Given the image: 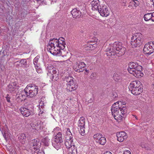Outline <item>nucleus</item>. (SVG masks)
Wrapping results in <instances>:
<instances>
[{
	"label": "nucleus",
	"mask_w": 154,
	"mask_h": 154,
	"mask_svg": "<svg viewBox=\"0 0 154 154\" xmlns=\"http://www.w3.org/2000/svg\"><path fill=\"white\" fill-rule=\"evenodd\" d=\"M65 39L63 37H60L58 39L53 38L50 39L47 45L48 51L54 55L59 54L61 50V53L65 51Z\"/></svg>",
	"instance_id": "obj_1"
},
{
	"label": "nucleus",
	"mask_w": 154,
	"mask_h": 154,
	"mask_svg": "<svg viewBox=\"0 0 154 154\" xmlns=\"http://www.w3.org/2000/svg\"><path fill=\"white\" fill-rule=\"evenodd\" d=\"M125 104L121 102L118 101L112 106L111 111L112 115L116 120L119 121L122 120L126 115L127 109Z\"/></svg>",
	"instance_id": "obj_2"
},
{
	"label": "nucleus",
	"mask_w": 154,
	"mask_h": 154,
	"mask_svg": "<svg viewBox=\"0 0 154 154\" xmlns=\"http://www.w3.org/2000/svg\"><path fill=\"white\" fill-rule=\"evenodd\" d=\"M126 48L122 45V43L119 42H115L109 46V48L107 51L109 56L116 55L119 57L123 55L125 53Z\"/></svg>",
	"instance_id": "obj_3"
},
{
	"label": "nucleus",
	"mask_w": 154,
	"mask_h": 154,
	"mask_svg": "<svg viewBox=\"0 0 154 154\" xmlns=\"http://www.w3.org/2000/svg\"><path fill=\"white\" fill-rule=\"evenodd\" d=\"M128 70L129 72L137 78L143 76L142 66L139 65L137 62H131L128 64Z\"/></svg>",
	"instance_id": "obj_4"
},
{
	"label": "nucleus",
	"mask_w": 154,
	"mask_h": 154,
	"mask_svg": "<svg viewBox=\"0 0 154 154\" xmlns=\"http://www.w3.org/2000/svg\"><path fill=\"white\" fill-rule=\"evenodd\" d=\"M24 89L27 97H32L38 94V87L33 84H31L28 85Z\"/></svg>",
	"instance_id": "obj_5"
},
{
	"label": "nucleus",
	"mask_w": 154,
	"mask_h": 154,
	"mask_svg": "<svg viewBox=\"0 0 154 154\" xmlns=\"http://www.w3.org/2000/svg\"><path fill=\"white\" fill-rule=\"evenodd\" d=\"M143 35L140 33L134 34L131 37V42L133 48L137 47L141 45L143 41Z\"/></svg>",
	"instance_id": "obj_6"
},
{
	"label": "nucleus",
	"mask_w": 154,
	"mask_h": 154,
	"mask_svg": "<svg viewBox=\"0 0 154 154\" xmlns=\"http://www.w3.org/2000/svg\"><path fill=\"white\" fill-rule=\"evenodd\" d=\"M63 141L62 136L61 132H59L56 134L54 138L52 140V145L57 150H58L61 146V143Z\"/></svg>",
	"instance_id": "obj_7"
},
{
	"label": "nucleus",
	"mask_w": 154,
	"mask_h": 154,
	"mask_svg": "<svg viewBox=\"0 0 154 154\" xmlns=\"http://www.w3.org/2000/svg\"><path fill=\"white\" fill-rule=\"evenodd\" d=\"M40 145L41 143L38 139H34L27 144L26 148L27 149H30L32 151H35L39 149Z\"/></svg>",
	"instance_id": "obj_8"
},
{
	"label": "nucleus",
	"mask_w": 154,
	"mask_h": 154,
	"mask_svg": "<svg viewBox=\"0 0 154 154\" xmlns=\"http://www.w3.org/2000/svg\"><path fill=\"white\" fill-rule=\"evenodd\" d=\"M69 129L68 128V137H69V140L68 143H70L68 146V154H76V149L75 147V145L73 143L72 137Z\"/></svg>",
	"instance_id": "obj_9"
},
{
	"label": "nucleus",
	"mask_w": 154,
	"mask_h": 154,
	"mask_svg": "<svg viewBox=\"0 0 154 154\" xmlns=\"http://www.w3.org/2000/svg\"><path fill=\"white\" fill-rule=\"evenodd\" d=\"M145 54L150 55L154 52V42H148L145 44L143 48Z\"/></svg>",
	"instance_id": "obj_10"
},
{
	"label": "nucleus",
	"mask_w": 154,
	"mask_h": 154,
	"mask_svg": "<svg viewBox=\"0 0 154 154\" xmlns=\"http://www.w3.org/2000/svg\"><path fill=\"white\" fill-rule=\"evenodd\" d=\"M86 66V65L82 62L78 61L76 64L73 66V69L75 71L80 72H82L84 69V68Z\"/></svg>",
	"instance_id": "obj_11"
},
{
	"label": "nucleus",
	"mask_w": 154,
	"mask_h": 154,
	"mask_svg": "<svg viewBox=\"0 0 154 154\" xmlns=\"http://www.w3.org/2000/svg\"><path fill=\"white\" fill-rule=\"evenodd\" d=\"M97 11L100 15L103 17H107L109 14V11L108 10L107 6L105 5H100Z\"/></svg>",
	"instance_id": "obj_12"
},
{
	"label": "nucleus",
	"mask_w": 154,
	"mask_h": 154,
	"mask_svg": "<svg viewBox=\"0 0 154 154\" xmlns=\"http://www.w3.org/2000/svg\"><path fill=\"white\" fill-rule=\"evenodd\" d=\"M26 92L25 89L20 92H18L16 94V100L18 103L24 101L26 99Z\"/></svg>",
	"instance_id": "obj_13"
},
{
	"label": "nucleus",
	"mask_w": 154,
	"mask_h": 154,
	"mask_svg": "<svg viewBox=\"0 0 154 154\" xmlns=\"http://www.w3.org/2000/svg\"><path fill=\"white\" fill-rule=\"evenodd\" d=\"M72 77H68V87H69V91H72L75 90L77 88V85H76L75 82L74 80Z\"/></svg>",
	"instance_id": "obj_14"
},
{
	"label": "nucleus",
	"mask_w": 154,
	"mask_h": 154,
	"mask_svg": "<svg viewBox=\"0 0 154 154\" xmlns=\"http://www.w3.org/2000/svg\"><path fill=\"white\" fill-rule=\"evenodd\" d=\"M19 87L17 83L15 82L11 83L8 86L7 89L10 92L14 93L18 89Z\"/></svg>",
	"instance_id": "obj_15"
},
{
	"label": "nucleus",
	"mask_w": 154,
	"mask_h": 154,
	"mask_svg": "<svg viewBox=\"0 0 154 154\" xmlns=\"http://www.w3.org/2000/svg\"><path fill=\"white\" fill-rule=\"evenodd\" d=\"M116 136L118 141L120 142H123L124 140H126L128 137L126 133L124 131L117 133Z\"/></svg>",
	"instance_id": "obj_16"
},
{
	"label": "nucleus",
	"mask_w": 154,
	"mask_h": 154,
	"mask_svg": "<svg viewBox=\"0 0 154 154\" xmlns=\"http://www.w3.org/2000/svg\"><path fill=\"white\" fill-rule=\"evenodd\" d=\"M140 82L139 81H135L132 82L129 86V90H131L140 87H142V86L140 85Z\"/></svg>",
	"instance_id": "obj_17"
},
{
	"label": "nucleus",
	"mask_w": 154,
	"mask_h": 154,
	"mask_svg": "<svg viewBox=\"0 0 154 154\" xmlns=\"http://www.w3.org/2000/svg\"><path fill=\"white\" fill-rule=\"evenodd\" d=\"M21 113L24 116L27 117L30 114L32 111L29 109L24 107H21L20 109Z\"/></svg>",
	"instance_id": "obj_18"
},
{
	"label": "nucleus",
	"mask_w": 154,
	"mask_h": 154,
	"mask_svg": "<svg viewBox=\"0 0 154 154\" xmlns=\"http://www.w3.org/2000/svg\"><path fill=\"white\" fill-rule=\"evenodd\" d=\"M92 6V9L93 10H98L100 6V3L99 0H93L91 3Z\"/></svg>",
	"instance_id": "obj_19"
},
{
	"label": "nucleus",
	"mask_w": 154,
	"mask_h": 154,
	"mask_svg": "<svg viewBox=\"0 0 154 154\" xmlns=\"http://www.w3.org/2000/svg\"><path fill=\"white\" fill-rule=\"evenodd\" d=\"M71 13L73 17L74 18H79L81 15V12L76 8L72 9L71 11Z\"/></svg>",
	"instance_id": "obj_20"
},
{
	"label": "nucleus",
	"mask_w": 154,
	"mask_h": 154,
	"mask_svg": "<svg viewBox=\"0 0 154 154\" xmlns=\"http://www.w3.org/2000/svg\"><path fill=\"white\" fill-rule=\"evenodd\" d=\"M131 91V93L135 95H137L141 94L143 91L142 87H140L139 88H137L135 89L134 88L133 89L130 90Z\"/></svg>",
	"instance_id": "obj_21"
},
{
	"label": "nucleus",
	"mask_w": 154,
	"mask_h": 154,
	"mask_svg": "<svg viewBox=\"0 0 154 154\" xmlns=\"http://www.w3.org/2000/svg\"><path fill=\"white\" fill-rule=\"evenodd\" d=\"M122 74L119 72H115L113 75L114 80L116 82H119L122 79Z\"/></svg>",
	"instance_id": "obj_22"
},
{
	"label": "nucleus",
	"mask_w": 154,
	"mask_h": 154,
	"mask_svg": "<svg viewBox=\"0 0 154 154\" xmlns=\"http://www.w3.org/2000/svg\"><path fill=\"white\" fill-rule=\"evenodd\" d=\"M44 106L42 105L41 106V107H39V113L38 115L40 117L44 118L45 117V113L44 112Z\"/></svg>",
	"instance_id": "obj_23"
},
{
	"label": "nucleus",
	"mask_w": 154,
	"mask_h": 154,
	"mask_svg": "<svg viewBox=\"0 0 154 154\" xmlns=\"http://www.w3.org/2000/svg\"><path fill=\"white\" fill-rule=\"evenodd\" d=\"M58 70L57 71L55 68L52 71V73H51L52 75V79L57 80L58 79Z\"/></svg>",
	"instance_id": "obj_24"
},
{
	"label": "nucleus",
	"mask_w": 154,
	"mask_h": 154,
	"mask_svg": "<svg viewBox=\"0 0 154 154\" xmlns=\"http://www.w3.org/2000/svg\"><path fill=\"white\" fill-rule=\"evenodd\" d=\"M26 136L24 134H21L18 137V139L19 141L22 144H24L26 140Z\"/></svg>",
	"instance_id": "obj_25"
},
{
	"label": "nucleus",
	"mask_w": 154,
	"mask_h": 154,
	"mask_svg": "<svg viewBox=\"0 0 154 154\" xmlns=\"http://www.w3.org/2000/svg\"><path fill=\"white\" fill-rule=\"evenodd\" d=\"M144 20L146 21H148L151 20L152 18V13H149L145 14L143 17Z\"/></svg>",
	"instance_id": "obj_26"
},
{
	"label": "nucleus",
	"mask_w": 154,
	"mask_h": 154,
	"mask_svg": "<svg viewBox=\"0 0 154 154\" xmlns=\"http://www.w3.org/2000/svg\"><path fill=\"white\" fill-rule=\"evenodd\" d=\"M85 118L84 117H81L79 121L78 126L79 127L85 126Z\"/></svg>",
	"instance_id": "obj_27"
},
{
	"label": "nucleus",
	"mask_w": 154,
	"mask_h": 154,
	"mask_svg": "<svg viewBox=\"0 0 154 154\" xmlns=\"http://www.w3.org/2000/svg\"><path fill=\"white\" fill-rule=\"evenodd\" d=\"M96 142L99 143L101 145H104L106 142V139L103 136L100 140L96 141Z\"/></svg>",
	"instance_id": "obj_28"
},
{
	"label": "nucleus",
	"mask_w": 154,
	"mask_h": 154,
	"mask_svg": "<svg viewBox=\"0 0 154 154\" xmlns=\"http://www.w3.org/2000/svg\"><path fill=\"white\" fill-rule=\"evenodd\" d=\"M103 135L100 133H97L95 134L93 136L94 139L96 141L100 140L103 136Z\"/></svg>",
	"instance_id": "obj_29"
},
{
	"label": "nucleus",
	"mask_w": 154,
	"mask_h": 154,
	"mask_svg": "<svg viewBox=\"0 0 154 154\" xmlns=\"http://www.w3.org/2000/svg\"><path fill=\"white\" fill-rule=\"evenodd\" d=\"M42 142L45 146H48L50 141V139L48 137H46L42 140Z\"/></svg>",
	"instance_id": "obj_30"
},
{
	"label": "nucleus",
	"mask_w": 154,
	"mask_h": 154,
	"mask_svg": "<svg viewBox=\"0 0 154 154\" xmlns=\"http://www.w3.org/2000/svg\"><path fill=\"white\" fill-rule=\"evenodd\" d=\"M39 58V57L38 56H37L35 57L33 60V63L35 67H38V62Z\"/></svg>",
	"instance_id": "obj_31"
},
{
	"label": "nucleus",
	"mask_w": 154,
	"mask_h": 154,
	"mask_svg": "<svg viewBox=\"0 0 154 154\" xmlns=\"http://www.w3.org/2000/svg\"><path fill=\"white\" fill-rule=\"evenodd\" d=\"M96 47V44H91L88 45L85 48H87V50H91L93 49V48H95Z\"/></svg>",
	"instance_id": "obj_32"
},
{
	"label": "nucleus",
	"mask_w": 154,
	"mask_h": 154,
	"mask_svg": "<svg viewBox=\"0 0 154 154\" xmlns=\"http://www.w3.org/2000/svg\"><path fill=\"white\" fill-rule=\"evenodd\" d=\"M54 68L53 66L50 65L48 66L46 69L48 71L49 73H52V71L54 69Z\"/></svg>",
	"instance_id": "obj_33"
},
{
	"label": "nucleus",
	"mask_w": 154,
	"mask_h": 154,
	"mask_svg": "<svg viewBox=\"0 0 154 154\" xmlns=\"http://www.w3.org/2000/svg\"><path fill=\"white\" fill-rule=\"evenodd\" d=\"M80 128V130L79 131V133L82 135L84 136L85 134V127H79Z\"/></svg>",
	"instance_id": "obj_34"
},
{
	"label": "nucleus",
	"mask_w": 154,
	"mask_h": 154,
	"mask_svg": "<svg viewBox=\"0 0 154 154\" xmlns=\"http://www.w3.org/2000/svg\"><path fill=\"white\" fill-rule=\"evenodd\" d=\"M132 2L134 6L137 7L138 5V2L137 0H132Z\"/></svg>",
	"instance_id": "obj_35"
},
{
	"label": "nucleus",
	"mask_w": 154,
	"mask_h": 154,
	"mask_svg": "<svg viewBox=\"0 0 154 154\" xmlns=\"http://www.w3.org/2000/svg\"><path fill=\"white\" fill-rule=\"evenodd\" d=\"M20 62H21V64L26 65L27 64V61L25 59L21 60H20Z\"/></svg>",
	"instance_id": "obj_36"
},
{
	"label": "nucleus",
	"mask_w": 154,
	"mask_h": 154,
	"mask_svg": "<svg viewBox=\"0 0 154 154\" xmlns=\"http://www.w3.org/2000/svg\"><path fill=\"white\" fill-rule=\"evenodd\" d=\"M80 9L82 10H83V11L85 12L86 11V8H85V5H83L82 7H79Z\"/></svg>",
	"instance_id": "obj_37"
},
{
	"label": "nucleus",
	"mask_w": 154,
	"mask_h": 154,
	"mask_svg": "<svg viewBox=\"0 0 154 154\" xmlns=\"http://www.w3.org/2000/svg\"><path fill=\"white\" fill-rule=\"evenodd\" d=\"M37 68H38L35 67L37 72L39 73H41L42 72V70L39 68H38V69H37Z\"/></svg>",
	"instance_id": "obj_38"
},
{
	"label": "nucleus",
	"mask_w": 154,
	"mask_h": 154,
	"mask_svg": "<svg viewBox=\"0 0 154 154\" xmlns=\"http://www.w3.org/2000/svg\"><path fill=\"white\" fill-rule=\"evenodd\" d=\"M123 154H131V153L130 151L129 150H127L125 151L124 152Z\"/></svg>",
	"instance_id": "obj_39"
},
{
	"label": "nucleus",
	"mask_w": 154,
	"mask_h": 154,
	"mask_svg": "<svg viewBox=\"0 0 154 154\" xmlns=\"http://www.w3.org/2000/svg\"><path fill=\"white\" fill-rule=\"evenodd\" d=\"M94 100V97H93L92 98H91L88 101V103H92Z\"/></svg>",
	"instance_id": "obj_40"
},
{
	"label": "nucleus",
	"mask_w": 154,
	"mask_h": 154,
	"mask_svg": "<svg viewBox=\"0 0 154 154\" xmlns=\"http://www.w3.org/2000/svg\"><path fill=\"white\" fill-rule=\"evenodd\" d=\"M6 100L8 102H10V98L9 97H6Z\"/></svg>",
	"instance_id": "obj_41"
},
{
	"label": "nucleus",
	"mask_w": 154,
	"mask_h": 154,
	"mask_svg": "<svg viewBox=\"0 0 154 154\" xmlns=\"http://www.w3.org/2000/svg\"><path fill=\"white\" fill-rule=\"evenodd\" d=\"M83 5H85L84 3H82L81 2H79L78 3V5L79 7H82Z\"/></svg>",
	"instance_id": "obj_42"
},
{
	"label": "nucleus",
	"mask_w": 154,
	"mask_h": 154,
	"mask_svg": "<svg viewBox=\"0 0 154 154\" xmlns=\"http://www.w3.org/2000/svg\"><path fill=\"white\" fill-rule=\"evenodd\" d=\"M126 1H123L121 2V4L123 6H125L126 5Z\"/></svg>",
	"instance_id": "obj_43"
},
{
	"label": "nucleus",
	"mask_w": 154,
	"mask_h": 154,
	"mask_svg": "<svg viewBox=\"0 0 154 154\" xmlns=\"http://www.w3.org/2000/svg\"><path fill=\"white\" fill-rule=\"evenodd\" d=\"M38 3H39V4H40V3H41L43 1V0H35Z\"/></svg>",
	"instance_id": "obj_44"
},
{
	"label": "nucleus",
	"mask_w": 154,
	"mask_h": 154,
	"mask_svg": "<svg viewBox=\"0 0 154 154\" xmlns=\"http://www.w3.org/2000/svg\"><path fill=\"white\" fill-rule=\"evenodd\" d=\"M103 154H112L111 152L109 151H106Z\"/></svg>",
	"instance_id": "obj_45"
},
{
	"label": "nucleus",
	"mask_w": 154,
	"mask_h": 154,
	"mask_svg": "<svg viewBox=\"0 0 154 154\" xmlns=\"http://www.w3.org/2000/svg\"><path fill=\"white\" fill-rule=\"evenodd\" d=\"M152 21H154V12L152 13Z\"/></svg>",
	"instance_id": "obj_46"
},
{
	"label": "nucleus",
	"mask_w": 154,
	"mask_h": 154,
	"mask_svg": "<svg viewBox=\"0 0 154 154\" xmlns=\"http://www.w3.org/2000/svg\"><path fill=\"white\" fill-rule=\"evenodd\" d=\"M89 71L88 70L86 69L85 70V74H88L89 73Z\"/></svg>",
	"instance_id": "obj_47"
},
{
	"label": "nucleus",
	"mask_w": 154,
	"mask_h": 154,
	"mask_svg": "<svg viewBox=\"0 0 154 154\" xmlns=\"http://www.w3.org/2000/svg\"><path fill=\"white\" fill-rule=\"evenodd\" d=\"M69 62L70 63H69V62H68V64L69 63V65H71L72 63V61H70V60H69Z\"/></svg>",
	"instance_id": "obj_48"
},
{
	"label": "nucleus",
	"mask_w": 154,
	"mask_h": 154,
	"mask_svg": "<svg viewBox=\"0 0 154 154\" xmlns=\"http://www.w3.org/2000/svg\"><path fill=\"white\" fill-rule=\"evenodd\" d=\"M21 63V62H20V60H19V61H18L17 62H15V63Z\"/></svg>",
	"instance_id": "obj_49"
},
{
	"label": "nucleus",
	"mask_w": 154,
	"mask_h": 154,
	"mask_svg": "<svg viewBox=\"0 0 154 154\" xmlns=\"http://www.w3.org/2000/svg\"><path fill=\"white\" fill-rule=\"evenodd\" d=\"M133 116H134V117H135V118L137 120V117L135 115L134 116L133 115Z\"/></svg>",
	"instance_id": "obj_50"
},
{
	"label": "nucleus",
	"mask_w": 154,
	"mask_h": 154,
	"mask_svg": "<svg viewBox=\"0 0 154 154\" xmlns=\"http://www.w3.org/2000/svg\"><path fill=\"white\" fill-rule=\"evenodd\" d=\"M58 128H58V127H57V128H54V131H55L57 129H58Z\"/></svg>",
	"instance_id": "obj_51"
},
{
	"label": "nucleus",
	"mask_w": 154,
	"mask_h": 154,
	"mask_svg": "<svg viewBox=\"0 0 154 154\" xmlns=\"http://www.w3.org/2000/svg\"><path fill=\"white\" fill-rule=\"evenodd\" d=\"M63 80L64 81H66V82H67V80L66 79H64Z\"/></svg>",
	"instance_id": "obj_52"
},
{
	"label": "nucleus",
	"mask_w": 154,
	"mask_h": 154,
	"mask_svg": "<svg viewBox=\"0 0 154 154\" xmlns=\"http://www.w3.org/2000/svg\"><path fill=\"white\" fill-rule=\"evenodd\" d=\"M142 146V148H143V147H145L144 146V145H143V146H142H142Z\"/></svg>",
	"instance_id": "obj_53"
},
{
	"label": "nucleus",
	"mask_w": 154,
	"mask_h": 154,
	"mask_svg": "<svg viewBox=\"0 0 154 154\" xmlns=\"http://www.w3.org/2000/svg\"><path fill=\"white\" fill-rule=\"evenodd\" d=\"M4 136L5 138H6V136H5V135H4Z\"/></svg>",
	"instance_id": "obj_54"
},
{
	"label": "nucleus",
	"mask_w": 154,
	"mask_h": 154,
	"mask_svg": "<svg viewBox=\"0 0 154 154\" xmlns=\"http://www.w3.org/2000/svg\"><path fill=\"white\" fill-rule=\"evenodd\" d=\"M35 129H36V130H37V129L38 130V127H37L36 128H35Z\"/></svg>",
	"instance_id": "obj_55"
},
{
	"label": "nucleus",
	"mask_w": 154,
	"mask_h": 154,
	"mask_svg": "<svg viewBox=\"0 0 154 154\" xmlns=\"http://www.w3.org/2000/svg\"><path fill=\"white\" fill-rule=\"evenodd\" d=\"M153 2V6L154 7V2Z\"/></svg>",
	"instance_id": "obj_56"
},
{
	"label": "nucleus",
	"mask_w": 154,
	"mask_h": 154,
	"mask_svg": "<svg viewBox=\"0 0 154 154\" xmlns=\"http://www.w3.org/2000/svg\"><path fill=\"white\" fill-rule=\"evenodd\" d=\"M40 128V125L38 127V128Z\"/></svg>",
	"instance_id": "obj_57"
},
{
	"label": "nucleus",
	"mask_w": 154,
	"mask_h": 154,
	"mask_svg": "<svg viewBox=\"0 0 154 154\" xmlns=\"http://www.w3.org/2000/svg\"><path fill=\"white\" fill-rule=\"evenodd\" d=\"M152 2H154V0H152Z\"/></svg>",
	"instance_id": "obj_58"
},
{
	"label": "nucleus",
	"mask_w": 154,
	"mask_h": 154,
	"mask_svg": "<svg viewBox=\"0 0 154 154\" xmlns=\"http://www.w3.org/2000/svg\"><path fill=\"white\" fill-rule=\"evenodd\" d=\"M43 98H44V97H43L41 99H43Z\"/></svg>",
	"instance_id": "obj_59"
},
{
	"label": "nucleus",
	"mask_w": 154,
	"mask_h": 154,
	"mask_svg": "<svg viewBox=\"0 0 154 154\" xmlns=\"http://www.w3.org/2000/svg\"><path fill=\"white\" fill-rule=\"evenodd\" d=\"M65 145L66 146V142L65 143Z\"/></svg>",
	"instance_id": "obj_60"
}]
</instances>
